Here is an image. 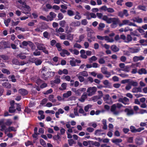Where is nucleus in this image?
Segmentation results:
<instances>
[{
  "label": "nucleus",
  "mask_w": 147,
  "mask_h": 147,
  "mask_svg": "<svg viewBox=\"0 0 147 147\" xmlns=\"http://www.w3.org/2000/svg\"><path fill=\"white\" fill-rule=\"evenodd\" d=\"M92 105H91L88 104L84 107V110L86 112L88 111L89 109H91L92 107Z\"/></svg>",
  "instance_id": "nucleus-46"
},
{
  "label": "nucleus",
  "mask_w": 147,
  "mask_h": 147,
  "mask_svg": "<svg viewBox=\"0 0 147 147\" xmlns=\"http://www.w3.org/2000/svg\"><path fill=\"white\" fill-rule=\"evenodd\" d=\"M143 142V140L140 138H136L135 140V143L138 145L142 144Z\"/></svg>",
  "instance_id": "nucleus-25"
},
{
  "label": "nucleus",
  "mask_w": 147,
  "mask_h": 147,
  "mask_svg": "<svg viewBox=\"0 0 147 147\" xmlns=\"http://www.w3.org/2000/svg\"><path fill=\"white\" fill-rule=\"evenodd\" d=\"M8 131L10 132L11 131H16V129L13 127H9L8 129H7Z\"/></svg>",
  "instance_id": "nucleus-64"
},
{
  "label": "nucleus",
  "mask_w": 147,
  "mask_h": 147,
  "mask_svg": "<svg viewBox=\"0 0 147 147\" xmlns=\"http://www.w3.org/2000/svg\"><path fill=\"white\" fill-rule=\"evenodd\" d=\"M100 96H95L92 97V99L93 100L94 102L96 101L98 99H100Z\"/></svg>",
  "instance_id": "nucleus-52"
},
{
  "label": "nucleus",
  "mask_w": 147,
  "mask_h": 147,
  "mask_svg": "<svg viewBox=\"0 0 147 147\" xmlns=\"http://www.w3.org/2000/svg\"><path fill=\"white\" fill-rule=\"evenodd\" d=\"M122 140L121 139H115L112 140V142L116 144L119 145V143L121 142Z\"/></svg>",
  "instance_id": "nucleus-27"
},
{
  "label": "nucleus",
  "mask_w": 147,
  "mask_h": 147,
  "mask_svg": "<svg viewBox=\"0 0 147 147\" xmlns=\"http://www.w3.org/2000/svg\"><path fill=\"white\" fill-rule=\"evenodd\" d=\"M129 51L131 53H135L138 52L140 50L139 47H129L128 49Z\"/></svg>",
  "instance_id": "nucleus-10"
},
{
  "label": "nucleus",
  "mask_w": 147,
  "mask_h": 147,
  "mask_svg": "<svg viewBox=\"0 0 147 147\" xmlns=\"http://www.w3.org/2000/svg\"><path fill=\"white\" fill-rule=\"evenodd\" d=\"M40 144L42 145L44 147H45L46 146V144L43 140L42 139H40Z\"/></svg>",
  "instance_id": "nucleus-62"
},
{
  "label": "nucleus",
  "mask_w": 147,
  "mask_h": 147,
  "mask_svg": "<svg viewBox=\"0 0 147 147\" xmlns=\"http://www.w3.org/2000/svg\"><path fill=\"white\" fill-rule=\"evenodd\" d=\"M138 73L140 75L146 74L147 73V71L145 69L142 68L138 70Z\"/></svg>",
  "instance_id": "nucleus-24"
},
{
  "label": "nucleus",
  "mask_w": 147,
  "mask_h": 147,
  "mask_svg": "<svg viewBox=\"0 0 147 147\" xmlns=\"http://www.w3.org/2000/svg\"><path fill=\"white\" fill-rule=\"evenodd\" d=\"M130 128L131 131L132 132H136L137 129H136L133 126H131L130 127Z\"/></svg>",
  "instance_id": "nucleus-61"
},
{
  "label": "nucleus",
  "mask_w": 147,
  "mask_h": 147,
  "mask_svg": "<svg viewBox=\"0 0 147 147\" xmlns=\"http://www.w3.org/2000/svg\"><path fill=\"white\" fill-rule=\"evenodd\" d=\"M78 74L84 77H86L88 75L87 72L84 71L80 72Z\"/></svg>",
  "instance_id": "nucleus-37"
},
{
  "label": "nucleus",
  "mask_w": 147,
  "mask_h": 147,
  "mask_svg": "<svg viewBox=\"0 0 147 147\" xmlns=\"http://www.w3.org/2000/svg\"><path fill=\"white\" fill-rule=\"evenodd\" d=\"M86 90L85 88H80L77 90L76 94L78 96H80L82 93L85 92Z\"/></svg>",
  "instance_id": "nucleus-23"
},
{
  "label": "nucleus",
  "mask_w": 147,
  "mask_h": 147,
  "mask_svg": "<svg viewBox=\"0 0 147 147\" xmlns=\"http://www.w3.org/2000/svg\"><path fill=\"white\" fill-rule=\"evenodd\" d=\"M103 83L104 85L106 86V87H108L110 86V83L107 80H105L103 82Z\"/></svg>",
  "instance_id": "nucleus-59"
},
{
  "label": "nucleus",
  "mask_w": 147,
  "mask_h": 147,
  "mask_svg": "<svg viewBox=\"0 0 147 147\" xmlns=\"http://www.w3.org/2000/svg\"><path fill=\"white\" fill-rule=\"evenodd\" d=\"M80 57L84 59H86L87 58V56L85 54L86 51L84 49L81 50L80 51Z\"/></svg>",
  "instance_id": "nucleus-17"
},
{
  "label": "nucleus",
  "mask_w": 147,
  "mask_h": 147,
  "mask_svg": "<svg viewBox=\"0 0 147 147\" xmlns=\"http://www.w3.org/2000/svg\"><path fill=\"white\" fill-rule=\"evenodd\" d=\"M88 96V94L86 93H84L81 98L79 99V100L82 102H84L85 99L87 98Z\"/></svg>",
  "instance_id": "nucleus-19"
},
{
  "label": "nucleus",
  "mask_w": 147,
  "mask_h": 147,
  "mask_svg": "<svg viewBox=\"0 0 147 147\" xmlns=\"http://www.w3.org/2000/svg\"><path fill=\"white\" fill-rule=\"evenodd\" d=\"M101 70L102 73L104 74H106V73L107 71V68L105 67H102L101 68Z\"/></svg>",
  "instance_id": "nucleus-57"
},
{
  "label": "nucleus",
  "mask_w": 147,
  "mask_h": 147,
  "mask_svg": "<svg viewBox=\"0 0 147 147\" xmlns=\"http://www.w3.org/2000/svg\"><path fill=\"white\" fill-rule=\"evenodd\" d=\"M11 20V19L10 18H8L7 20H4V23L6 26H8Z\"/></svg>",
  "instance_id": "nucleus-45"
},
{
  "label": "nucleus",
  "mask_w": 147,
  "mask_h": 147,
  "mask_svg": "<svg viewBox=\"0 0 147 147\" xmlns=\"http://www.w3.org/2000/svg\"><path fill=\"white\" fill-rule=\"evenodd\" d=\"M31 61L32 63H35L36 66L40 65L42 62V61L38 58H33L31 59Z\"/></svg>",
  "instance_id": "nucleus-9"
},
{
  "label": "nucleus",
  "mask_w": 147,
  "mask_h": 147,
  "mask_svg": "<svg viewBox=\"0 0 147 147\" xmlns=\"http://www.w3.org/2000/svg\"><path fill=\"white\" fill-rule=\"evenodd\" d=\"M127 25L129 26H133L138 27L134 23L131 22L130 20H125L122 21V23L119 24V26H121L123 25Z\"/></svg>",
  "instance_id": "nucleus-6"
},
{
  "label": "nucleus",
  "mask_w": 147,
  "mask_h": 147,
  "mask_svg": "<svg viewBox=\"0 0 147 147\" xmlns=\"http://www.w3.org/2000/svg\"><path fill=\"white\" fill-rule=\"evenodd\" d=\"M55 32L57 33H59L60 32H64V30L62 27H60L59 28H56L55 29Z\"/></svg>",
  "instance_id": "nucleus-39"
},
{
  "label": "nucleus",
  "mask_w": 147,
  "mask_h": 147,
  "mask_svg": "<svg viewBox=\"0 0 147 147\" xmlns=\"http://www.w3.org/2000/svg\"><path fill=\"white\" fill-rule=\"evenodd\" d=\"M1 71L3 73L6 74L7 75H9L10 74V72L9 71L5 69H2L1 70Z\"/></svg>",
  "instance_id": "nucleus-55"
},
{
  "label": "nucleus",
  "mask_w": 147,
  "mask_h": 147,
  "mask_svg": "<svg viewBox=\"0 0 147 147\" xmlns=\"http://www.w3.org/2000/svg\"><path fill=\"white\" fill-rule=\"evenodd\" d=\"M97 38L98 40H105L107 41V42H114V40L112 38H110L107 36H102L99 35H97Z\"/></svg>",
  "instance_id": "nucleus-5"
},
{
  "label": "nucleus",
  "mask_w": 147,
  "mask_h": 147,
  "mask_svg": "<svg viewBox=\"0 0 147 147\" xmlns=\"http://www.w3.org/2000/svg\"><path fill=\"white\" fill-rule=\"evenodd\" d=\"M61 80L60 79V77L59 76L57 78H55L54 81H51V84H58L60 82Z\"/></svg>",
  "instance_id": "nucleus-22"
},
{
  "label": "nucleus",
  "mask_w": 147,
  "mask_h": 147,
  "mask_svg": "<svg viewBox=\"0 0 147 147\" xmlns=\"http://www.w3.org/2000/svg\"><path fill=\"white\" fill-rule=\"evenodd\" d=\"M133 81L130 79H127L123 80L121 81V83L123 84H125L126 83H127L128 84L129 83H132L133 84H134L135 83L134 82H133L131 81Z\"/></svg>",
  "instance_id": "nucleus-28"
},
{
  "label": "nucleus",
  "mask_w": 147,
  "mask_h": 147,
  "mask_svg": "<svg viewBox=\"0 0 147 147\" xmlns=\"http://www.w3.org/2000/svg\"><path fill=\"white\" fill-rule=\"evenodd\" d=\"M33 55L35 56H39L40 55L41 52L36 50V51L33 53Z\"/></svg>",
  "instance_id": "nucleus-60"
},
{
  "label": "nucleus",
  "mask_w": 147,
  "mask_h": 147,
  "mask_svg": "<svg viewBox=\"0 0 147 147\" xmlns=\"http://www.w3.org/2000/svg\"><path fill=\"white\" fill-rule=\"evenodd\" d=\"M102 131L101 130L98 129L95 131L94 132V134L95 135L100 136V134H103V133L101 134L100 133Z\"/></svg>",
  "instance_id": "nucleus-51"
},
{
  "label": "nucleus",
  "mask_w": 147,
  "mask_h": 147,
  "mask_svg": "<svg viewBox=\"0 0 147 147\" xmlns=\"http://www.w3.org/2000/svg\"><path fill=\"white\" fill-rule=\"evenodd\" d=\"M74 12L71 10H68L67 11V14L69 16H71L74 15Z\"/></svg>",
  "instance_id": "nucleus-50"
},
{
  "label": "nucleus",
  "mask_w": 147,
  "mask_h": 147,
  "mask_svg": "<svg viewBox=\"0 0 147 147\" xmlns=\"http://www.w3.org/2000/svg\"><path fill=\"white\" fill-rule=\"evenodd\" d=\"M122 105L119 103L115 104L112 105L111 108V111L113 112L114 114L115 115H117L119 113V112L118 111H116V109L117 108H120L122 107Z\"/></svg>",
  "instance_id": "nucleus-3"
},
{
  "label": "nucleus",
  "mask_w": 147,
  "mask_h": 147,
  "mask_svg": "<svg viewBox=\"0 0 147 147\" xmlns=\"http://www.w3.org/2000/svg\"><path fill=\"white\" fill-rule=\"evenodd\" d=\"M18 8L21 10L22 11V13L25 14L30 13L31 9L30 7L27 4L23 6H21V5H18Z\"/></svg>",
  "instance_id": "nucleus-2"
},
{
  "label": "nucleus",
  "mask_w": 147,
  "mask_h": 147,
  "mask_svg": "<svg viewBox=\"0 0 147 147\" xmlns=\"http://www.w3.org/2000/svg\"><path fill=\"white\" fill-rule=\"evenodd\" d=\"M50 16H48L47 18H48L49 21H51L53 20V19L55 18L56 16V14L55 13L53 12H51L49 13Z\"/></svg>",
  "instance_id": "nucleus-15"
},
{
  "label": "nucleus",
  "mask_w": 147,
  "mask_h": 147,
  "mask_svg": "<svg viewBox=\"0 0 147 147\" xmlns=\"http://www.w3.org/2000/svg\"><path fill=\"white\" fill-rule=\"evenodd\" d=\"M111 50L114 52H117L119 51V48L115 45H113L111 47Z\"/></svg>",
  "instance_id": "nucleus-31"
},
{
  "label": "nucleus",
  "mask_w": 147,
  "mask_h": 147,
  "mask_svg": "<svg viewBox=\"0 0 147 147\" xmlns=\"http://www.w3.org/2000/svg\"><path fill=\"white\" fill-rule=\"evenodd\" d=\"M97 59V58L95 56H93L89 59V60L90 62H92L93 61H96Z\"/></svg>",
  "instance_id": "nucleus-56"
},
{
  "label": "nucleus",
  "mask_w": 147,
  "mask_h": 147,
  "mask_svg": "<svg viewBox=\"0 0 147 147\" xmlns=\"http://www.w3.org/2000/svg\"><path fill=\"white\" fill-rule=\"evenodd\" d=\"M145 57L142 55L136 56L133 57V60L134 62H136L139 61H142L144 59Z\"/></svg>",
  "instance_id": "nucleus-14"
},
{
  "label": "nucleus",
  "mask_w": 147,
  "mask_h": 147,
  "mask_svg": "<svg viewBox=\"0 0 147 147\" xmlns=\"http://www.w3.org/2000/svg\"><path fill=\"white\" fill-rule=\"evenodd\" d=\"M40 71L42 75H43L46 72L49 71H47V67L45 66L42 67Z\"/></svg>",
  "instance_id": "nucleus-32"
},
{
  "label": "nucleus",
  "mask_w": 147,
  "mask_h": 147,
  "mask_svg": "<svg viewBox=\"0 0 147 147\" xmlns=\"http://www.w3.org/2000/svg\"><path fill=\"white\" fill-rule=\"evenodd\" d=\"M76 76L78 77V78L80 82H82L84 81V79L83 76H81L78 74H77Z\"/></svg>",
  "instance_id": "nucleus-40"
},
{
  "label": "nucleus",
  "mask_w": 147,
  "mask_h": 147,
  "mask_svg": "<svg viewBox=\"0 0 147 147\" xmlns=\"http://www.w3.org/2000/svg\"><path fill=\"white\" fill-rule=\"evenodd\" d=\"M71 92L70 91H68L66 93L63 94V96L64 98H67L71 96Z\"/></svg>",
  "instance_id": "nucleus-35"
},
{
  "label": "nucleus",
  "mask_w": 147,
  "mask_h": 147,
  "mask_svg": "<svg viewBox=\"0 0 147 147\" xmlns=\"http://www.w3.org/2000/svg\"><path fill=\"white\" fill-rule=\"evenodd\" d=\"M78 112H79V113H80L82 114L84 116H86L87 115V114L86 113L84 112V110L82 108H80Z\"/></svg>",
  "instance_id": "nucleus-53"
},
{
  "label": "nucleus",
  "mask_w": 147,
  "mask_h": 147,
  "mask_svg": "<svg viewBox=\"0 0 147 147\" xmlns=\"http://www.w3.org/2000/svg\"><path fill=\"white\" fill-rule=\"evenodd\" d=\"M85 38V36L84 34L80 35L79 37V40H77L76 42H80L83 40Z\"/></svg>",
  "instance_id": "nucleus-44"
},
{
  "label": "nucleus",
  "mask_w": 147,
  "mask_h": 147,
  "mask_svg": "<svg viewBox=\"0 0 147 147\" xmlns=\"http://www.w3.org/2000/svg\"><path fill=\"white\" fill-rule=\"evenodd\" d=\"M142 91L141 88L140 87L138 88H134L132 90V92L133 93H137L138 92H141Z\"/></svg>",
  "instance_id": "nucleus-29"
},
{
  "label": "nucleus",
  "mask_w": 147,
  "mask_h": 147,
  "mask_svg": "<svg viewBox=\"0 0 147 147\" xmlns=\"http://www.w3.org/2000/svg\"><path fill=\"white\" fill-rule=\"evenodd\" d=\"M62 51L60 53L61 55L64 57L65 56V55H66L67 56H69L70 55V53L66 49H63L61 50Z\"/></svg>",
  "instance_id": "nucleus-16"
},
{
  "label": "nucleus",
  "mask_w": 147,
  "mask_h": 147,
  "mask_svg": "<svg viewBox=\"0 0 147 147\" xmlns=\"http://www.w3.org/2000/svg\"><path fill=\"white\" fill-rule=\"evenodd\" d=\"M131 82H134V83H135L134 84V85L132 83H128L125 87V89L126 90H129L131 88V86H138V83L137 82L133 80L131 81Z\"/></svg>",
  "instance_id": "nucleus-11"
},
{
  "label": "nucleus",
  "mask_w": 147,
  "mask_h": 147,
  "mask_svg": "<svg viewBox=\"0 0 147 147\" xmlns=\"http://www.w3.org/2000/svg\"><path fill=\"white\" fill-rule=\"evenodd\" d=\"M74 35L73 34H69L67 35V39L71 41H72L74 38Z\"/></svg>",
  "instance_id": "nucleus-38"
},
{
  "label": "nucleus",
  "mask_w": 147,
  "mask_h": 147,
  "mask_svg": "<svg viewBox=\"0 0 147 147\" xmlns=\"http://www.w3.org/2000/svg\"><path fill=\"white\" fill-rule=\"evenodd\" d=\"M9 111L11 113H14L15 111V108L12 105H11V106L9 108Z\"/></svg>",
  "instance_id": "nucleus-49"
},
{
  "label": "nucleus",
  "mask_w": 147,
  "mask_h": 147,
  "mask_svg": "<svg viewBox=\"0 0 147 147\" xmlns=\"http://www.w3.org/2000/svg\"><path fill=\"white\" fill-rule=\"evenodd\" d=\"M37 48L40 50H42L45 48L44 45L41 44L36 45Z\"/></svg>",
  "instance_id": "nucleus-43"
},
{
  "label": "nucleus",
  "mask_w": 147,
  "mask_h": 147,
  "mask_svg": "<svg viewBox=\"0 0 147 147\" xmlns=\"http://www.w3.org/2000/svg\"><path fill=\"white\" fill-rule=\"evenodd\" d=\"M57 50L59 51H61L62 50L61 45L59 43H57L55 45Z\"/></svg>",
  "instance_id": "nucleus-47"
},
{
  "label": "nucleus",
  "mask_w": 147,
  "mask_h": 147,
  "mask_svg": "<svg viewBox=\"0 0 147 147\" xmlns=\"http://www.w3.org/2000/svg\"><path fill=\"white\" fill-rule=\"evenodd\" d=\"M18 92L20 93L23 96L26 95L28 94L27 91L24 89H19Z\"/></svg>",
  "instance_id": "nucleus-21"
},
{
  "label": "nucleus",
  "mask_w": 147,
  "mask_h": 147,
  "mask_svg": "<svg viewBox=\"0 0 147 147\" xmlns=\"http://www.w3.org/2000/svg\"><path fill=\"white\" fill-rule=\"evenodd\" d=\"M118 101L125 105L128 104L129 102V99L125 97L119 98Z\"/></svg>",
  "instance_id": "nucleus-12"
},
{
  "label": "nucleus",
  "mask_w": 147,
  "mask_h": 147,
  "mask_svg": "<svg viewBox=\"0 0 147 147\" xmlns=\"http://www.w3.org/2000/svg\"><path fill=\"white\" fill-rule=\"evenodd\" d=\"M124 111L128 116H131L134 115L135 113L134 110L129 107L126 108L124 110Z\"/></svg>",
  "instance_id": "nucleus-8"
},
{
  "label": "nucleus",
  "mask_w": 147,
  "mask_h": 147,
  "mask_svg": "<svg viewBox=\"0 0 147 147\" xmlns=\"http://www.w3.org/2000/svg\"><path fill=\"white\" fill-rule=\"evenodd\" d=\"M108 8L106 6H103L100 8V9L106 11H107Z\"/></svg>",
  "instance_id": "nucleus-63"
},
{
  "label": "nucleus",
  "mask_w": 147,
  "mask_h": 147,
  "mask_svg": "<svg viewBox=\"0 0 147 147\" xmlns=\"http://www.w3.org/2000/svg\"><path fill=\"white\" fill-rule=\"evenodd\" d=\"M137 8L138 9L146 11V6L141 5H139Z\"/></svg>",
  "instance_id": "nucleus-42"
},
{
  "label": "nucleus",
  "mask_w": 147,
  "mask_h": 147,
  "mask_svg": "<svg viewBox=\"0 0 147 147\" xmlns=\"http://www.w3.org/2000/svg\"><path fill=\"white\" fill-rule=\"evenodd\" d=\"M49 100L52 102H56V99L54 98V96L53 95H50L48 97Z\"/></svg>",
  "instance_id": "nucleus-34"
},
{
  "label": "nucleus",
  "mask_w": 147,
  "mask_h": 147,
  "mask_svg": "<svg viewBox=\"0 0 147 147\" xmlns=\"http://www.w3.org/2000/svg\"><path fill=\"white\" fill-rule=\"evenodd\" d=\"M103 20L106 21L108 24H113L111 25V27L112 28H115L117 27L119 20L117 18H109L107 16H105L103 18Z\"/></svg>",
  "instance_id": "nucleus-1"
},
{
  "label": "nucleus",
  "mask_w": 147,
  "mask_h": 147,
  "mask_svg": "<svg viewBox=\"0 0 147 147\" xmlns=\"http://www.w3.org/2000/svg\"><path fill=\"white\" fill-rule=\"evenodd\" d=\"M64 113V111L61 109H58V111L55 113V115L56 117L57 118H59V115L62 114Z\"/></svg>",
  "instance_id": "nucleus-20"
},
{
  "label": "nucleus",
  "mask_w": 147,
  "mask_h": 147,
  "mask_svg": "<svg viewBox=\"0 0 147 147\" xmlns=\"http://www.w3.org/2000/svg\"><path fill=\"white\" fill-rule=\"evenodd\" d=\"M66 24V22L64 20L61 21L59 22V25L62 27H64L65 26Z\"/></svg>",
  "instance_id": "nucleus-41"
},
{
  "label": "nucleus",
  "mask_w": 147,
  "mask_h": 147,
  "mask_svg": "<svg viewBox=\"0 0 147 147\" xmlns=\"http://www.w3.org/2000/svg\"><path fill=\"white\" fill-rule=\"evenodd\" d=\"M104 100L106 103L109 104H111L113 103L111 98L109 94H107L105 96Z\"/></svg>",
  "instance_id": "nucleus-13"
},
{
  "label": "nucleus",
  "mask_w": 147,
  "mask_h": 147,
  "mask_svg": "<svg viewBox=\"0 0 147 147\" xmlns=\"http://www.w3.org/2000/svg\"><path fill=\"white\" fill-rule=\"evenodd\" d=\"M55 74V72H53L52 71H49L47 72L43 75H42L41 77L42 78L45 80H47L51 76V74L53 76Z\"/></svg>",
  "instance_id": "nucleus-7"
},
{
  "label": "nucleus",
  "mask_w": 147,
  "mask_h": 147,
  "mask_svg": "<svg viewBox=\"0 0 147 147\" xmlns=\"http://www.w3.org/2000/svg\"><path fill=\"white\" fill-rule=\"evenodd\" d=\"M69 50L71 53L75 55H78L79 54V51L76 49H69Z\"/></svg>",
  "instance_id": "nucleus-26"
},
{
  "label": "nucleus",
  "mask_w": 147,
  "mask_h": 147,
  "mask_svg": "<svg viewBox=\"0 0 147 147\" xmlns=\"http://www.w3.org/2000/svg\"><path fill=\"white\" fill-rule=\"evenodd\" d=\"M67 84L65 83H63L61 85V87H60L59 89L61 90H65L67 87Z\"/></svg>",
  "instance_id": "nucleus-36"
},
{
  "label": "nucleus",
  "mask_w": 147,
  "mask_h": 147,
  "mask_svg": "<svg viewBox=\"0 0 147 147\" xmlns=\"http://www.w3.org/2000/svg\"><path fill=\"white\" fill-rule=\"evenodd\" d=\"M97 90V88L94 86L89 87L87 90V94L89 96H91L95 94Z\"/></svg>",
  "instance_id": "nucleus-4"
},
{
  "label": "nucleus",
  "mask_w": 147,
  "mask_h": 147,
  "mask_svg": "<svg viewBox=\"0 0 147 147\" xmlns=\"http://www.w3.org/2000/svg\"><path fill=\"white\" fill-rule=\"evenodd\" d=\"M80 24V22L78 21H73L70 24V26L72 27H77Z\"/></svg>",
  "instance_id": "nucleus-18"
},
{
  "label": "nucleus",
  "mask_w": 147,
  "mask_h": 147,
  "mask_svg": "<svg viewBox=\"0 0 147 147\" xmlns=\"http://www.w3.org/2000/svg\"><path fill=\"white\" fill-rule=\"evenodd\" d=\"M20 21H18L16 22H14L13 20L12 21L11 25L12 26H15L17 25L20 23Z\"/></svg>",
  "instance_id": "nucleus-58"
},
{
  "label": "nucleus",
  "mask_w": 147,
  "mask_h": 147,
  "mask_svg": "<svg viewBox=\"0 0 147 147\" xmlns=\"http://www.w3.org/2000/svg\"><path fill=\"white\" fill-rule=\"evenodd\" d=\"M132 40V38L131 36L129 34L127 35L125 39V42H129L131 41Z\"/></svg>",
  "instance_id": "nucleus-33"
},
{
  "label": "nucleus",
  "mask_w": 147,
  "mask_h": 147,
  "mask_svg": "<svg viewBox=\"0 0 147 147\" xmlns=\"http://www.w3.org/2000/svg\"><path fill=\"white\" fill-rule=\"evenodd\" d=\"M73 47L74 48H77L79 49H80L82 47L81 45L77 42L74 44Z\"/></svg>",
  "instance_id": "nucleus-48"
},
{
  "label": "nucleus",
  "mask_w": 147,
  "mask_h": 147,
  "mask_svg": "<svg viewBox=\"0 0 147 147\" xmlns=\"http://www.w3.org/2000/svg\"><path fill=\"white\" fill-rule=\"evenodd\" d=\"M96 16L99 19H102L103 20V18L105 16H103V14L101 13H97L96 14Z\"/></svg>",
  "instance_id": "nucleus-54"
},
{
  "label": "nucleus",
  "mask_w": 147,
  "mask_h": 147,
  "mask_svg": "<svg viewBox=\"0 0 147 147\" xmlns=\"http://www.w3.org/2000/svg\"><path fill=\"white\" fill-rule=\"evenodd\" d=\"M2 85L3 87L6 88H10L11 87V84L7 82L3 83Z\"/></svg>",
  "instance_id": "nucleus-30"
}]
</instances>
